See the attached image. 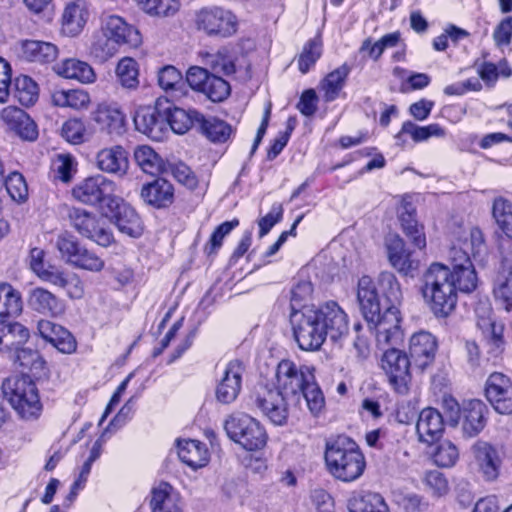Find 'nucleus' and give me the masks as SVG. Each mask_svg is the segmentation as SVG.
I'll list each match as a JSON object with an SVG mask.
<instances>
[{
	"label": "nucleus",
	"mask_w": 512,
	"mask_h": 512,
	"mask_svg": "<svg viewBox=\"0 0 512 512\" xmlns=\"http://www.w3.org/2000/svg\"><path fill=\"white\" fill-rule=\"evenodd\" d=\"M458 449L450 441L442 442L434 453V461L438 466L451 467L458 459Z\"/></svg>",
	"instance_id": "e2e57ef3"
},
{
	"label": "nucleus",
	"mask_w": 512,
	"mask_h": 512,
	"mask_svg": "<svg viewBox=\"0 0 512 512\" xmlns=\"http://www.w3.org/2000/svg\"><path fill=\"white\" fill-rule=\"evenodd\" d=\"M294 338L301 350L316 351L326 338L332 342L348 334V316L334 301L319 307L303 306L291 313Z\"/></svg>",
	"instance_id": "f03ea898"
},
{
	"label": "nucleus",
	"mask_w": 512,
	"mask_h": 512,
	"mask_svg": "<svg viewBox=\"0 0 512 512\" xmlns=\"http://www.w3.org/2000/svg\"><path fill=\"white\" fill-rule=\"evenodd\" d=\"M493 218L499 229L512 240V204L503 197L494 200L492 206Z\"/></svg>",
	"instance_id": "de8ad7c7"
},
{
	"label": "nucleus",
	"mask_w": 512,
	"mask_h": 512,
	"mask_svg": "<svg viewBox=\"0 0 512 512\" xmlns=\"http://www.w3.org/2000/svg\"><path fill=\"white\" fill-rule=\"evenodd\" d=\"M384 307L385 310L373 322H367L369 330L375 334L377 345L382 348L397 345L403 340L399 307Z\"/></svg>",
	"instance_id": "1a4fd4ad"
},
{
	"label": "nucleus",
	"mask_w": 512,
	"mask_h": 512,
	"mask_svg": "<svg viewBox=\"0 0 512 512\" xmlns=\"http://www.w3.org/2000/svg\"><path fill=\"white\" fill-rule=\"evenodd\" d=\"M301 396L312 416L324 413L325 397L316 382L314 369L285 359L277 365L276 388H260L254 404L273 424L281 426L287 422L291 402H298Z\"/></svg>",
	"instance_id": "f257e3e1"
},
{
	"label": "nucleus",
	"mask_w": 512,
	"mask_h": 512,
	"mask_svg": "<svg viewBox=\"0 0 512 512\" xmlns=\"http://www.w3.org/2000/svg\"><path fill=\"white\" fill-rule=\"evenodd\" d=\"M110 217L120 232L131 237H138L142 233V224L136 211L122 199L115 198L107 203Z\"/></svg>",
	"instance_id": "f3484780"
},
{
	"label": "nucleus",
	"mask_w": 512,
	"mask_h": 512,
	"mask_svg": "<svg viewBox=\"0 0 512 512\" xmlns=\"http://www.w3.org/2000/svg\"><path fill=\"white\" fill-rule=\"evenodd\" d=\"M230 84L221 76L211 74L202 91L212 102H222L230 95Z\"/></svg>",
	"instance_id": "5fc2aeb1"
},
{
	"label": "nucleus",
	"mask_w": 512,
	"mask_h": 512,
	"mask_svg": "<svg viewBox=\"0 0 512 512\" xmlns=\"http://www.w3.org/2000/svg\"><path fill=\"white\" fill-rule=\"evenodd\" d=\"M400 222L404 233L411 239L412 243L419 249L425 248L426 238L423 227L418 225L414 212L405 208V211L400 214Z\"/></svg>",
	"instance_id": "8fccbe9b"
},
{
	"label": "nucleus",
	"mask_w": 512,
	"mask_h": 512,
	"mask_svg": "<svg viewBox=\"0 0 512 512\" xmlns=\"http://www.w3.org/2000/svg\"><path fill=\"white\" fill-rule=\"evenodd\" d=\"M114 192L115 183L103 175L89 177L72 190L75 199L88 205L111 203L116 198Z\"/></svg>",
	"instance_id": "9b49d317"
},
{
	"label": "nucleus",
	"mask_w": 512,
	"mask_h": 512,
	"mask_svg": "<svg viewBox=\"0 0 512 512\" xmlns=\"http://www.w3.org/2000/svg\"><path fill=\"white\" fill-rule=\"evenodd\" d=\"M59 74L68 79H75L81 83H92L95 73L92 67L78 59H66L63 61Z\"/></svg>",
	"instance_id": "c03bdc74"
},
{
	"label": "nucleus",
	"mask_w": 512,
	"mask_h": 512,
	"mask_svg": "<svg viewBox=\"0 0 512 512\" xmlns=\"http://www.w3.org/2000/svg\"><path fill=\"white\" fill-rule=\"evenodd\" d=\"M88 19V11L81 1L68 4L62 15V29L64 33L75 36L84 28Z\"/></svg>",
	"instance_id": "72a5a7b5"
},
{
	"label": "nucleus",
	"mask_w": 512,
	"mask_h": 512,
	"mask_svg": "<svg viewBox=\"0 0 512 512\" xmlns=\"http://www.w3.org/2000/svg\"><path fill=\"white\" fill-rule=\"evenodd\" d=\"M325 461L328 471L343 482L358 479L366 467L365 457L355 441L339 436L326 444Z\"/></svg>",
	"instance_id": "20e7f679"
},
{
	"label": "nucleus",
	"mask_w": 512,
	"mask_h": 512,
	"mask_svg": "<svg viewBox=\"0 0 512 512\" xmlns=\"http://www.w3.org/2000/svg\"><path fill=\"white\" fill-rule=\"evenodd\" d=\"M56 247L61 256L70 264L82 249L77 238L68 232H63L58 236Z\"/></svg>",
	"instance_id": "13d9d810"
},
{
	"label": "nucleus",
	"mask_w": 512,
	"mask_h": 512,
	"mask_svg": "<svg viewBox=\"0 0 512 512\" xmlns=\"http://www.w3.org/2000/svg\"><path fill=\"white\" fill-rule=\"evenodd\" d=\"M93 120L111 135H122L125 132V114L116 106L99 105L93 114Z\"/></svg>",
	"instance_id": "bb28decb"
},
{
	"label": "nucleus",
	"mask_w": 512,
	"mask_h": 512,
	"mask_svg": "<svg viewBox=\"0 0 512 512\" xmlns=\"http://www.w3.org/2000/svg\"><path fill=\"white\" fill-rule=\"evenodd\" d=\"M386 246L389 262L399 273L412 275L418 269L419 261L413 258V253L399 236L391 237Z\"/></svg>",
	"instance_id": "b1692460"
},
{
	"label": "nucleus",
	"mask_w": 512,
	"mask_h": 512,
	"mask_svg": "<svg viewBox=\"0 0 512 512\" xmlns=\"http://www.w3.org/2000/svg\"><path fill=\"white\" fill-rule=\"evenodd\" d=\"M475 313L477 327L484 334L490 347L489 353L494 357H498L504 350L503 326L497 324L492 318V309L487 302L478 303Z\"/></svg>",
	"instance_id": "ddd939ff"
},
{
	"label": "nucleus",
	"mask_w": 512,
	"mask_h": 512,
	"mask_svg": "<svg viewBox=\"0 0 512 512\" xmlns=\"http://www.w3.org/2000/svg\"><path fill=\"white\" fill-rule=\"evenodd\" d=\"M413 366L410 358L396 348L387 349L381 357V368L389 382L399 392L406 390L409 370Z\"/></svg>",
	"instance_id": "f8f14e48"
},
{
	"label": "nucleus",
	"mask_w": 512,
	"mask_h": 512,
	"mask_svg": "<svg viewBox=\"0 0 512 512\" xmlns=\"http://www.w3.org/2000/svg\"><path fill=\"white\" fill-rule=\"evenodd\" d=\"M350 71V66L343 64L327 74L321 81L320 89L323 91V98L326 102H332L339 96Z\"/></svg>",
	"instance_id": "c9c22d12"
},
{
	"label": "nucleus",
	"mask_w": 512,
	"mask_h": 512,
	"mask_svg": "<svg viewBox=\"0 0 512 512\" xmlns=\"http://www.w3.org/2000/svg\"><path fill=\"white\" fill-rule=\"evenodd\" d=\"M228 437L249 451L261 449L267 436L260 423L244 413L229 416L224 424Z\"/></svg>",
	"instance_id": "0eeeda50"
},
{
	"label": "nucleus",
	"mask_w": 512,
	"mask_h": 512,
	"mask_svg": "<svg viewBox=\"0 0 512 512\" xmlns=\"http://www.w3.org/2000/svg\"><path fill=\"white\" fill-rule=\"evenodd\" d=\"M51 101L55 106L81 109L90 102L88 93L79 89L55 90L51 94Z\"/></svg>",
	"instance_id": "a18cd8bd"
},
{
	"label": "nucleus",
	"mask_w": 512,
	"mask_h": 512,
	"mask_svg": "<svg viewBox=\"0 0 512 512\" xmlns=\"http://www.w3.org/2000/svg\"><path fill=\"white\" fill-rule=\"evenodd\" d=\"M14 96L23 106L33 105L39 96L37 83L26 75L16 77L14 81Z\"/></svg>",
	"instance_id": "49530a36"
},
{
	"label": "nucleus",
	"mask_w": 512,
	"mask_h": 512,
	"mask_svg": "<svg viewBox=\"0 0 512 512\" xmlns=\"http://www.w3.org/2000/svg\"><path fill=\"white\" fill-rule=\"evenodd\" d=\"M183 83L182 73L172 65H166L158 72V84L165 90H176Z\"/></svg>",
	"instance_id": "052dcab7"
},
{
	"label": "nucleus",
	"mask_w": 512,
	"mask_h": 512,
	"mask_svg": "<svg viewBox=\"0 0 512 512\" xmlns=\"http://www.w3.org/2000/svg\"><path fill=\"white\" fill-rule=\"evenodd\" d=\"M117 45L101 28L95 31L90 45V54L100 62L112 58L119 49Z\"/></svg>",
	"instance_id": "37998d69"
},
{
	"label": "nucleus",
	"mask_w": 512,
	"mask_h": 512,
	"mask_svg": "<svg viewBox=\"0 0 512 512\" xmlns=\"http://www.w3.org/2000/svg\"><path fill=\"white\" fill-rule=\"evenodd\" d=\"M1 118L7 128L21 139L26 141L37 139V125L24 110L15 106H8L2 110Z\"/></svg>",
	"instance_id": "aec40b11"
},
{
	"label": "nucleus",
	"mask_w": 512,
	"mask_h": 512,
	"mask_svg": "<svg viewBox=\"0 0 512 512\" xmlns=\"http://www.w3.org/2000/svg\"><path fill=\"white\" fill-rule=\"evenodd\" d=\"M96 160L100 170L120 176L126 174L129 167L128 153L118 145L100 150Z\"/></svg>",
	"instance_id": "a878e982"
},
{
	"label": "nucleus",
	"mask_w": 512,
	"mask_h": 512,
	"mask_svg": "<svg viewBox=\"0 0 512 512\" xmlns=\"http://www.w3.org/2000/svg\"><path fill=\"white\" fill-rule=\"evenodd\" d=\"M14 363H18L22 368L38 374L44 369L45 361L38 351L23 346L10 358Z\"/></svg>",
	"instance_id": "603ef678"
},
{
	"label": "nucleus",
	"mask_w": 512,
	"mask_h": 512,
	"mask_svg": "<svg viewBox=\"0 0 512 512\" xmlns=\"http://www.w3.org/2000/svg\"><path fill=\"white\" fill-rule=\"evenodd\" d=\"M1 388L4 397L21 418H38L42 405L38 389L29 376H10L3 381Z\"/></svg>",
	"instance_id": "39448f33"
},
{
	"label": "nucleus",
	"mask_w": 512,
	"mask_h": 512,
	"mask_svg": "<svg viewBox=\"0 0 512 512\" xmlns=\"http://www.w3.org/2000/svg\"><path fill=\"white\" fill-rule=\"evenodd\" d=\"M136 129L153 140H161L166 127V118L156 107L141 106L137 109L134 118Z\"/></svg>",
	"instance_id": "5701e85b"
},
{
	"label": "nucleus",
	"mask_w": 512,
	"mask_h": 512,
	"mask_svg": "<svg viewBox=\"0 0 512 512\" xmlns=\"http://www.w3.org/2000/svg\"><path fill=\"white\" fill-rule=\"evenodd\" d=\"M22 54L31 62L50 63L57 58L58 49L49 42L27 40L22 44Z\"/></svg>",
	"instance_id": "f704fd0d"
},
{
	"label": "nucleus",
	"mask_w": 512,
	"mask_h": 512,
	"mask_svg": "<svg viewBox=\"0 0 512 512\" xmlns=\"http://www.w3.org/2000/svg\"><path fill=\"white\" fill-rule=\"evenodd\" d=\"M424 482L427 489L436 497L445 495L449 490L446 478L437 470L427 472Z\"/></svg>",
	"instance_id": "69168bd1"
},
{
	"label": "nucleus",
	"mask_w": 512,
	"mask_h": 512,
	"mask_svg": "<svg viewBox=\"0 0 512 512\" xmlns=\"http://www.w3.org/2000/svg\"><path fill=\"white\" fill-rule=\"evenodd\" d=\"M485 394L495 411L500 414L512 413V383L506 375L492 373L487 379Z\"/></svg>",
	"instance_id": "4468645a"
},
{
	"label": "nucleus",
	"mask_w": 512,
	"mask_h": 512,
	"mask_svg": "<svg viewBox=\"0 0 512 512\" xmlns=\"http://www.w3.org/2000/svg\"><path fill=\"white\" fill-rule=\"evenodd\" d=\"M376 285L384 297V306L399 307L402 301V291L396 276L392 272H381Z\"/></svg>",
	"instance_id": "79ce46f5"
},
{
	"label": "nucleus",
	"mask_w": 512,
	"mask_h": 512,
	"mask_svg": "<svg viewBox=\"0 0 512 512\" xmlns=\"http://www.w3.org/2000/svg\"><path fill=\"white\" fill-rule=\"evenodd\" d=\"M313 293V285L309 280H299L291 289L292 312L299 311L303 302L310 299Z\"/></svg>",
	"instance_id": "680f3d73"
},
{
	"label": "nucleus",
	"mask_w": 512,
	"mask_h": 512,
	"mask_svg": "<svg viewBox=\"0 0 512 512\" xmlns=\"http://www.w3.org/2000/svg\"><path fill=\"white\" fill-rule=\"evenodd\" d=\"M202 114L196 110L174 108L166 118L171 129L177 134H184L191 128H198Z\"/></svg>",
	"instance_id": "ea45409f"
},
{
	"label": "nucleus",
	"mask_w": 512,
	"mask_h": 512,
	"mask_svg": "<svg viewBox=\"0 0 512 512\" xmlns=\"http://www.w3.org/2000/svg\"><path fill=\"white\" fill-rule=\"evenodd\" d=\"M142 10L158 17H169L177 13L180 8V0H136Z\"/></svg>",
	"instance_id": "3c124183"
},
{
	"label": "nucleus",
	"mask_w": 512,
	"mask_h": 512,
	"mask_svg": "<svg viewBox=\"0 0 512 512\" xmlns=\"http://www.w3.org/2000/svg\"><path fill=\"white\" fill-rule=\"evenodd\" d=\"M443 431V416L437 409L428 407L419 413L416 432L420 442L433 444L441 438Z\"/></svg>",
	"instance_id": "4be33fe9"
},
{
	"label": "nucleus",
	"mask_w": 512,
	"mask_h": 512,
	"mask_svg": "<svg viewBox=\"0 0 512 512\" xmlns=\"http://www.w3.org/2000/svg\"><path fill=\"white\" fill-rule=\"evenodd\" d=\"M421 281L422 295L438 318H446L455 310L459 292L470 293L477 286L476 282L462 284L456 272H451L449 266L438 262L427 268Z\"/></svg>",
	"instance_id": "7ed1b4c3"
},
{
	"label": "nucleus",
	"mask_w": 512,
	"mask_h": 512,
	"mask_svg": "<svg viewBox=\"0 0 512 512\" xmlns=\"http://www.w3.org/2000/svg\"><path fill=\"white\" fill-rule=\"evenodd\" d=\"M357 300L366 322H373L376 316L385 310L380 302L376 283L369 276H362L358 281Z\"/></svg>",
	"instance_id": "6ab92c4d"
},
{
	"label": "nucleus",
	"mask_w": 512,
	"mask_h": 512,
	"mask_svg": "<svg viewBox=\"0 0 512 512\" xmlns=\"http://www.w3.org/2000/svg\"><path fill=\"white\" fill-rule=\"evenodd\" d=\"M349 512H389L384 497L377 492L360 491L348 500Z\"/></svg>",
	"instance_id": "c756f323"
},
{
	"label": "nucleus",
	"mask_w": 512,
	"mask_h": 512,
	"mask_svg": "<svg viewBox=\"0 0 512 512\" xmlns=\"http://www.w3.org/2000/svg\"><path fill=\"white\" fill-rule=\"evenodd\" d=\"M85 126L81 120L70 119L66 121L61 130L63 138L73 144H79L84 141Z\"/></svg>",
	"instance_id": "338daca9"
},
{
	"label": "nucleus",
	"mask_w": 512,
	"mask_h": 512,
	"mask_svg": "<svg viewBox=\"0 0 512 512\" xmlns=\"http://www.w3.org/2000/svg\"><path fill=\"white\" fill-rule=\"evenodd\" d=\"M141 197L146 203L154 207H167L173 202L174 189L170 182L158 178L142 187Z\"/></svg>",
	"instance_id": "cd10ccee"
},
{
	"label": "nucleus",
	"mask_w": 512,
	"mask_h": 512,
	"mask_svg": "<svg viewBox=\"0 0 512 512\" xmlns=\"http://www.w3.org/2000/svg\"><path fill=\"white\" fill-rule=\"evenodd\" d=\"M197 130L214 143H224L232 134V127L228 123L216 117H205L203 114Z\"/></svg>",
	"instance_id": "58836bf2"
},
{
	"label": "nucleus",
	"mask_w": 512,
	"mask_h": 512,
	"mask_svg": "<svg viewBox=\"0 0 512 512\" xmlns=\"http://www.w3.org/2000/svg\"><path fill=\"white\" fill-rule=\"evenodd\" d=\"M27 302L32 310L47 316L56 317L62 315L65 311L64 302L42 287L31 289Z\"/></svg>",
	"instance_id": "393cba45"
},
{
	"label": "nucleus",
	"mask_w": 512,
	"mask_h": 512,
	"mask_svg": "<svg viewBox=\"0 0 512 512\" xmlns=\"http://www.w3.org/2000/svg\"><path fill=\"white\" fill-rule=\"evenodd\" d=\"M210 76L207 68L192 66L186 73V81L193 90L202 92Z\"/></svg>",
	"instance_id": "774afa93"
},
{
	"label": "nucleus",
	"mask_w": 512,
	"mask_h": 512,
	"mask_svg": "<svg viewBox=\"0 0 512 512\" xmlns=\"http://www.w3.org/2000/svg\"><path fill=\"white\" fill-rule=\"evenodd\" d=\"M448 258L451 263L450 271L456 272L460 276L462 284H470L472 282L477 283V275L470 259L468 252L457 246L451 247Z\"/></svg>",
	"instance_id": "2f4dec72"
},
{
	"label": "nucleus",
	"mask_w": 512,
	"mask_h": 512,
	"mask_svg": "<svg viewBox=\"0 0 512 512\" xmlns=\"http://www.w3.org/2000/svg\"><path fill=\"white\" fill-rule=\"evenodd\" d=\"M244 366L239 360L230 361L216 386L215 396L218 402L230 404L234 402L242 388Z\"/></svg>",
	"instance_id": "2eb2a0df"
},
{
	"label": "nucleus",
	"mask_w": 512,
	"mask_h": 512,
	"mask_svg": "<svg viewBox=\"0 0 512 512\" xmlns=\"http://www.w3.org/2000/svg\"><path fill=\"white\" fill-rule=\"evenodd\" d=\"M436 338L429 332L421 331L411 336L409 342L410 360L414 368L423 371L435 359Z\"/></svg>",
	"instance_id": "a211bd4d"
},
{
	"label": "nucleus",
	"mask_w": 512,
	"mask_h": 512,
	"mask_svg": "<svg viewBox=\"0 0 512 512\" xmlns=\"http://www.w3.org/2000/svg\"><path fill=\"white\" fill-rule=\"evenodd\" d=\"M487 406L481 400L468 401L462 410V429L470 437L480 433L486 425Z\"/></svg>",
	"instance_id": "c85d7f7f"
},
{
	"label": "nucleus",
	"mask_w": 512,
	"mask_h": 512,
	"mask_svg": "<svg viewBox=\"0 0 512 512\" xmlns=\"http://www.w3.org/2000/svg\"><path fill=\"white\" fill-rule=\"evenodd\" d=\"M322 54V43L320 39L314 38L309 40L303 47L302 53L298 58L299 70L305 74L312 66L315 65L317 60Z\"/></svg>",
	"instance_id": "6e6d98bb"
},
{
	"label": "nucleus",
	"mask_w": 512,
	"mask_h": 512,
	"mask_svg": "<svg viewBox=\"0 0 512 512\" xmlns=\"http://www.w3.org/2000/svg\"><path fill=\"white\" fill-rule=\"evenodd\" d=\"M134 158L138 166L149 174H155L160 170L161 159L149 146H139L134 151Z\"/></svg>",
	"instance_id": "864d4df0"
},
{
	"label": "nucleus",
	"mask_w": 512,
	"mask_h": 512,
	"mask_svg": "<svg viewBox=\"0 0 512 512\" xmlns=\"http://www.w3.org/2000/svg\"><path fill=\"white\" fill-rule=\"evenodd\" d=\"M71 265L93 272H99L104 268V261L94 252L82 247Z\"/></svg>",
	"instance_id": "bf43d9fd"
},
{
	"label": "nucleus",
	"mask_w": 512,
	"mask_h": 512,
	"mask_svg": "<svg viewBox=\"0 0 512 512\" xmlns=\"http://www.w3.org/2000/svg\"><path fill=\"white\" fill-rule=\"evenodd\" d=\"M493 293L496 301L507 312H512V263L503 262L494 282Z\"/></svg>",
	"instance_id": "7c9ffc66"
},
{
	"label": "nucleus",
	"mask_w": 512,
	"mask_h": 512,
	"mask_svg": "<svg viewBox=\"0 0 512 512\" xmlns=\"http://www.w3.org/2000/svg\"><path fill=\"white\" fill-rule=\"evenodd\" d=\"M194 24L197 31L216 39L232 37L239 26L238 18L231 10L216 5L196 11Z\"/></svg>",
	"instance_id": "423d86ee"
},
{
	"label": "nucleus",
	"mask_w": 512,
	"mask_h": 512,
	"mask_svg": "<svg viewBox=\"0 0 512 512\" xmlns=\"http://www.w3.org/2000/svg\"><path fill=\"white\" fill-rule=\"evenodd\" d=\"M100 28L119 46L127 45L136 48L142 42L138 29L117 15L103 16Z\"/></svg>",
	"instance_id": "dca6fc26"
},
{
	"label": "nucleus",
	"mask_w": 512,
	"mask_h": 512,
	"mask_svg": "<svg viewBox=\"0 0 512 512\" xmlns=\"http://www.w3.org/2000/svg\"><path fill=\"white\" fill-rule=\"evenodd\" d=\"M72 226L81 234L98 245L108 247L114 240L112 232L105 227L104 222L96 214L80 208L69 212Z\"/></svg>",
	"instance_id": "9d476101"
},
{
	"label": "nucleus",
	"mask_w": 512,
	"mask_h": 512,
	"mask_svg": "<svg viewBox=\"0 0 512 512\" xmlns=\"http://www.w3.org/2000/svg\"><path fill=\"white\" fill-rule=\"evenodd\" d=\"M178 456L193 469L201 468L208 462V450L197 440L178 441Z\"/></svg>",
	"instance_id": "473e14b6"
},
{
	"label": "nucleus",
	"mask_w": 512,
	"mask_h": 512,
	"mask_svg": "<svg viewBox=\"0 0 512 512\" xmlns=\"http://www.w3.org/2000/svg\"><path fill=\"white\" fill-rule=\"evenodd\" d=\"M171 491L172 486L167 482H161L153 488L150 501L152 512H179L171 497Z\"/></svg>",
	"instance_id": "09e8293b"
},
{
	"label": "nucleus",
	"mask_w": 512,
	"mask_h": 512,
	"mask_svg": "<svg viewBox=\"0 0 512 512\" xmlns=\"http://www.w3.org/2000/svg\"><path fill=\"white\" fill-rule=\"evenodd\" d=\"M6 190L10 197L20 203L28 197V186L22 174L12 172L4 181Z\"/></svg>",
	"instance_id": "4d7b16f0"
},
{
	"label": "nucleus",
	"mask_w": 512,
	"mask_h": 512,
	"mask_svg": "<svg viewBox=\"0 0 512 512\" xmlns=\"http://www.w3.org/2000/svg\"><path fill=\"white\" fill-rule=\"evenodd\" d=\"M202 58L210 74L229 76L236 72L234 59L227 47L220 48L216 53H205Z\"/></svg>",
	"instance_id": "e433bc0d"
},
{
	"label": "nucleus",
	"mask_w": 512,
	"mask_h": 512,
	"mask_svg": "<svg viewBox=\"0 0 512 512\" xmlns=\"http://www.w3.org/2000/svg\"><path fill=\"white\" fill-rule=\"evenodd\" d=\"M477 472L485 481H495L501 472L505 452L499 445L478 440L471 447Z\"/></svg>",
	"instance_id": "6e6552de"
},
{
	"label": "nucleus",
	"mask_w": 512,
	"mask_h": 512,
	"mask_svg": "<svg viewBox=\"0 0 512 512\" xmlns=\"http://www.w3.org/2000/svg\"><path fill=\"white\" fill-rule=\"evenodd\" d=\"M21 294L8 283L0 284V321L16 317L22 311Z\"/></svg>",
	"instance_id": "4c0bfd02"
},
{
	"label": "nucleus",
	"mask_w": 512,
	"mask_h": 512,
	"mask_svg": "<svg viewBox=\"0 0 512 512\" xmlns=\"http://www.w3.org/2000/svg\"><path fill=\"white\" fill-rule=\"evenodd\" d=\"M238 225V219H233L232 221H226L220 224L212 233L210 240L205 247L207 253L211 254L218 250L222 246L225 236H227Z\"/></svg>",
	"instance_id": "0e129e2a"
},
{
	"label": "nucleus",
	"mask_w": 512,
	"mask_h": 512,
	"mask_svg": "<svg viewBox=\"0 0 512 512\" xmlns=\"http://www.w3.org/2000/svg\"><path fill=\"white\" fill-rule=\"evenodd\" d=\"M29 330L18 322L0 321V353L6 357L14 355L29 339Z\"/></svg>",
	"instance_id": "412c9836"
},
{
	"label": "nucleus",
	"mask_w": 512,
	"mask_h": 512,
	"mask_svg": "<svg viewBox=\"0 0 512 512\" xmlns=\"http://www.w3.org/2000/svg\"><path fill=\"white\" fill-rule=\"evenodd\" d=\"M115 74L117 82L120 86L128 91H135L138 89L139 81V65L130 57H124L119 60Z\"/></svg>",
	"instance_id": "a19ab883"
}]
</instances>
